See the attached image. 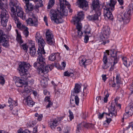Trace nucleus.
I'll return each instance as SVG.
<instances>
[{"label": "nucleus", "instance_id": "42", "mask_svg": "<svg viewBox=\"0 0 133 133\" xmlns=\"http://www.w3.org/2000/svg\"><path fill=\"white\" fill-rule=\"evenodd\" d=\"M43 1L44 0L42 1V0H39V4L36 6V9L43 6Z\"/></svg>", "mask_w": 133, "mask_h": 133}, {"label": "nucleus", "instance_id": "28", "mask_svg": "<svg viewBox=\"0 0 133 133\" xmlns=\"http://www.w3.org/2000/svg\"><path fill=\"white\" fill-rule=\"evenodd\" d=\"M122 59L123 64L126 66L128 67L132 65V62H129V59H127L126 57H122Z\"/></svg>", "mask_w": 133, "mask_h": 133}, {"label": "nucleus", "instance_id": "36", "mask_svg": "<svg viewBox=\"0 0 133 133\" xmlns=\"http://www.w3.org/2000/svg\"><path fill=\"white\" fill-rule=\"evenodd\" d=\"M107 53H105L104 54L103 57V61L104 62V64L106 63V62H108L107 61V54L109 55V51L108 50L107 51Z\"/></svg>", "mask_w": 133, "mask_h": 133}, {"label": "nucleus", "instance_id": "52", "mask_svg": "<svg viewBox=\"0 0 133 133\" xmlns=\"http://www.w3.org/2000/svg\"><path fill=\"white\" fill-rule=\"evenodd\" d=\"M77 24L76 26V28L77 30H81V29L82 28V25L81 23H79Z\"/></svg>", "mask_w": 133, "mask_h": 133}, {"label": "nucleus", "instance_id": "35", "mask_svg": "<svg viewBox=\"0 0 133 133\" xmlns=\"http://www.w3.org/2000/svg\"><path fill=\"white\" fill-rule=\"evenodd\" d=\"M55 3V0H49L48 5L47 8L48 9H51L54 6Z\"/></svg>", "mask_w": 133, "mask_h": 133}, {"label": "nucleus", "instance_id": "56", "mask_svg": "<svg viewBox=\"0 0 133 133\" xmlns=\"http://www.w3.org/2000/svg\"><path fill=\"white\" fill-rule=\"evenodd\" d=\"M44 20L46 23V25L47 26H48V23L47 18L46 16H45L44 17Z\"/></svg>", "mask_w": 133, "mask_h": 133}, {"label": "nucleus", "instance_id": "51", "mask_svg": "<svg viewBox=\"0 0 133 133\" xmlns=\"http://www.w3.org/2000/svg\"><path fill=\"white\" fill-rule=\"evenodd\" d=\"M83 34V33L81 31V30H78L77 31V36L79 38H80L81 37Z\"/></svg>", "mask_w": 133, "mask_h": 133}, {"label": "nucleus", "instance_id": "50", "mask_svg": "<svg viewBox=\"0 0 133 133\" xmlns=\"http://www.w3.org/2000/svg\"><path fill=\"white\" fill-rule=\"evenodd\" d=\"M20 47L24 50H27L28 48V47L26 45V44H24L21 45Z\"/></svg>", "mask_w": 133, "mask_h": 133}, {"label": "nucleus", "instance_id": "39", "mask_svg": "<svg viewBox=\"0 0 133 133\" xmlns=\"http://www.w3.org/2000/svg\"><path fill=\"white\" fill-rule=\"evenodd\" d=\"M36 40L37 42L42 39V36L40 35V34L37 32L35 36Z\"/></svg>", "mask_w": 133, "mask_h": 133}, {"label": "nucleus", "instance_id": "59", "mask_svg": "<svg viewBox=\"0 0 133 133\" xmlns=\"http://www.w3.org/2000/svg\"><path fill=\"white\" fill-rule=\"evenodd\" d=\"M119 4L121 5H123L124 4V1L123 0H117Z\"/></svg>", "mask_w": 133, "mask_h": 133}, {"label": "nucleus", "instance_id": "61", "mask_svg": "<svg viewBox=\"0 0 133 133\" xmlns=\"http://www.w3.org/2000/svg\"><path fill=\"white\" fill-rule=\"evenodd\" d=\"M43 92L44 94L45 95H49L50 94V92L46 90H44Z\"/></svg>", "mask_w": 133, "mask_h": 133}, {"label": "nucleus", "instance_id": "16", "mask_svg": "<svg viewBox=\"0 0 133 133\" xmlns=\"http://www.w3.org/2000/svg\"><path fill=\"white\" fill-rule=\"evenodd\" d=\"M79 7L83 10L86 11L88 9V2L86 0H78Z\"/></svg>", "mask_w": 133, "mask_h": 133}, {"label": "nucleus", "instance_id": "62", "mask_svg": "<svg viewBox=\"0 0 133 133\" xmlns=\"http://www.w3.org/2000/svg\"><path fill=\"white\" fill-rule=\"evenodd\" d=\"M50 98L49 97H45L44 99V101L46 102H49L50 101Z\"/></svg>", "mask_w": 133, "mask_h": 133}, {"label": "nucleus", "instance_id": "14", "mask_svg": "<svg viewBox=\"0 0 133 133\" xmlns=\"http://www.w3.org/2000/svg\"><path fill=\"white\" fill-rule=\"evenodd\" d=\"M37 42H38L39 46L37 52H41L43 54L45 53L44 49V47L45 44V42L43 39L40 40Z\"/></svg>", "mask_w": 133, "mask_h": 133}, {"label": "nucleus", "instance_id": "2", "mask_svg": "<svg viewBox=\"0 0 133 133\" xmlns=\"http://www.w3.org/2000/svg\"><path fill=\"white\" fill-rule=\"evenodd\" d=\"M38 56L37 62L34 64V66L37 69L38 73L41 76H43L44 74H46L49 71V69L51 70L53 68L52 65H49L44 67L45 64V59L43 57L41 52H37Z\"/></svg>", "mask_w": 133, "mask_h": 133}, {"label": "nucleus", "instance_id": "8", "mask_svg": "<svg viewBox=\"0 0 133 133\" xmlns=\"http://www.w3.org/2000/svg\"><path fill=\"white\" fill-rule=\"evenodd\" d=\"M131 10H129L124 13H121L117 15V20L119 21H123L124 24L128 23L129 21V17L130 15Z\"/></svg>", "mask_w": 133, "mask_h": 133}, {"label": "nucleus", "instance_id": "24", "mask_svg": "<svg viewBox=\"0 0 133 133\" xmlns=\"http://www.w3.org/2000/svg\"><path fill=\"white\" fill-rule=\"evenodd\" d=\"M29 53L32 57H34L36 56V50L35 46L33 45L30 48Z\"/></svg>", "mask_w": 133, "mask_h": 133}, {"label": "nucleus", "instance_id": "63", "mask_svg": "<svg viewBox=\"0 0 133 133\" xmlns=\"http://www.w3.org/2000/svg\"><path fill=\"white\" fill-rule=\"evenodd\" d=\"M131 127L133 130V123H130L127 128H129Z\"/></svg>", "mask_w": 133, "mask_h": 133}, {"label": "nucleus", "instance_id": "41", "mask_svg": "<svg viewBox=\"0 0 133 133\" xmlns=\"http://www.w3.org/2000/svg\"><path fill=\"white\" fill-rule=\"evenodd\" d=\"M29 31L27 27H25V29L23 31V34L26 37H27L29 35Z\"/></svg>", "mask_w": 133, "mask_h": 133}, {"label": "nucleus", "instance_id": "58", "mask_svg": "<svg viewBox=\"0 0 133 133\" xmlns=\"http://www.w3.org/2000/svg\"><path fill=\"white\" fill-rule=\"evenodd\" d=\"M43 117V115L42 114H40L38 117L37 118L38 120L40 121L41 120L42 118Z\"/></svg>", "mask_w": 133, "mask_h": 133}, {"label": "nucleus", "instance_id": "26", "mask_svg": "<svg viewBox=\"0 0 133 133\" xmlns=\"http://www.w3.org/2000/svg\"><path fill=\"white\" fill-rule=\"evenodd\" d=\"M58 121L56 119L51 120L49 123V125L50 127L52 130H54L58 124Z\"/></svg>", "mask_w": 133, "mask_h": 133}, {"label": "nucleus", "instance_id": "55", "mask_svg": "<svg viewBox=\"0 0 133 133\" xmlns=\"http://www.w3.org/2000/svg\"><path fill=\"white\" fill-rule=\"evenodd\" d=\"M52 103L51 101L48 102V105L46 106V108H49L51 107L52 105Z\"/></svg>", "mask_w": 133, "mask_h": 133}, {"label": "nucleus", "instance_id": "7", "mask_svg": "<svg viewBox=\"0 0 133 133\" xmlns=\"http://www.w3.org/2000/svg\"><path fill=\"white\" fill-rule=\"evenodd\" d=\"M110 31V28L108 26H105L102 28L101 32L102 34L100 35V40L103 41L102 43V44L105 45L106 43L109 42V40H106L109 37Z\"/></svg>", "mask_w": 133, "mask_h": 133}, {"label": "nucleus", "instance_id": "25", "mask_svg": "<svg viewBox=\"0 0 133 133\" xmlns=\"http://www.w3.org/2000/svg\"><path fill=\"white\" fill-rule=\"evenodd\" d=\"M24 87V89L23 92V93L24 95H26L27 94L28 95L31 92V90L30 89V87L28 86L27 84H24L22 85V87Z\"/></svg>", "mask_w": 133, "mask_h": 133}, {"label": "nucleus", "instance_id": "43", "mask_svg": "<svg viewBox=\"0 0 133 133\" xmlns=\"http://www.w3.org/2000/svg\"><path fill=\"white\" fill-rule=\"evenodd\" d=\"M34 83V80L33 79H28L25 83V84H29L30 85H32Z\"/></svg>", "mask_w": 133, "mask_h": 133}, {"label": "nucleus", "instance_id": "38", "mask_svg": "<svg viewBox=\"0 0 133 133\" xmlns=\"http://www.w3.org/2000/svg\"><path fill=\"white\" fill-rule=\"evenodd\" d=\"M16 40L20 44L22 43L23 42V41L21 39V35L18 33V31L17 32Z\"/></svg>", "mask_w": 133, "mask_h": 133}, {"label": "nucleus", "instance_id": "34", "mask_svg": "<svg viewBox=\"0 0 133 133\" xmlns=\"http://www.w3.org/2000/svg\"><path fill=\"white\" fill-rule=\"evenodd\" d=\"M81 124L87 128H93L94 127V124L91 123H86L85 122L82 123Z\"/></svg>", "mask_w": 133, "mask_h": 133}, {"label": "nucleus", "instance_id": "54", "mask_svg": "<svg viewBox=\"0 0 133 133\" xmlns=\"http://www.w3.org/2000/svg\"><path fill=\"white\" fill-rule=\"evenodd\" d=\"M129 88L131 91V93L133 94V85L131 84L129 86Z\"/></svg>", "mask_w": 133, "mask_h": 133}, {"label": "nucleus", "instance_id": "22", "mask_svg": "<svg viewBox=\"0 0 133 133\" xmlns=\"http://www.w3.org/2000/svg\"><path fill=\"white\" fill-rule=\"evenodd\" d=\"M60 3V7H63L64 6H66L69 9L70 12H72V10L70 9V5L69 3L66 0H59Z\"/></svg>", "mask_w": 133, "mask_h": 133}, {"label": "nucleus", "instance_id": "46", "mask_svg": "<svg viewBox=\"0 0 133 133\" xmlns=\"http://www.w3.org/2000/svg\"><path fill=\"white\" fill-rule=\"evenodd\" d=\"M107 113L105 112L103 113L102 114H100L98 116V118L99 119H101L104 116L106 117L107 116Z\"/></svg>", "mask_w": 133, "mask_h": 133}, {"label": "nucleus", "instance_id": "44", "mask_svg": "<svg viewBox=\"0 0 133 133\" xmlns=\"http://www.w3.org/2000/svg\"><path fill=\"white\" fill-rule=\"evenodd\" d=\"M74 98L75 103L77 105H78L79 99L78 97L77 96H75Z\"/></svg>", "mask_w": 133, "mask_h": 133}, {"label": "nucleus", "instance_id": "31", "mask_svg": "<svg viewBox=\"0 0 133 133\" xmlns=\"http://www.w3.org/2000/svg\"><path fill=\"white\" fill-rule=\"evenodd\" d=\"M26 12L28 13L30 11H31L34 9V6L31 3H28L26 4Z\"/></svg>", "mask_w": 133, "mask_h": 133}, {"label": "nucleus", "instance_id": "6", "mask_svg": "<svg viewBox=\"0 0 133 133\" xmlns=\"http://www.w3.org/2000/svg\"><path fill=\"white\" fill-rule=\"evenodd\" d=\"M110 3L108 4L104 8V14L105 17L111 19H112L113 16L111 10H114L116 0H110Z\"/></svg>", "mask_w": 133, "mask_h": 133}, {"label": "nucleus", "instance_id": "21", "mask_svg": "<svg viewBox=\"0 0 133 133\" xmlns=\"http://www.w3.org/2000/svg\"><path fill=\"white\" fill-rule=\"evenodd\" d=\"M109 113H107V115L110 117H115L117 115V112L115 110V107L111 105V108L109 109Z\"/></svg>", "mask_w": 133, "mask_h": 133}, {"label": "nucleus", "instance_id": "30", "mask_svg": "<svg viewBox=\"0 0 133 133\" xmlns=\"http://www.w3.org/2000/svg\"><path fill=\"white\" fill-rule=\"evenodd\" d=\"M45 74H44V75ZM43 76H42L43 77L42 78V79L41 80V85L43 87H46L48 84L47 79V78L44 77Z\"/></svg>", "mask_w": 133, "mask_h": 133}, {"label": "nucleus", "instance_id": "19", "mask_svg": "<svg viewBox=\"0 0 133 133\" xmlns=\"http://www.w3.org/2000/svg\"><path fill=\"white\" fill-rule=\"evenodd\" d=\"M49 59L51 61H54L55 60L59 61L61 59L60 54L58 52L53 53L49 57Z\"/></svg>", "mask_w": 133, "mask_h": 133}, {"label": "nucleus", "instance_id": "57", "mask_svg": "<svg viewBox=\"0 0 133 133\" xmlns=\"http://www.w3.org/2000/svg\"><path fill=\"white\" fill-rule=\"evenodd\" d=\"M70 131V128L69 127H67L66 129H65L64 131L65 133H69V131Z\"/></svg>", "mask_w": 133, "mask_h": 133}, {"label": "nucleus", "instance_id": "29", "mask_svg": "<svg viewBox=\"0 0 133 133\" xmlns=\"http://www.w3.org/2000/svg\"><path fill=\"white\" fill-rule=\"evenodd\" d=\"M2 1H6L7 0H0V12L6 10V8L8 6V4L6 3L5 4L3 3Z\"/></svg>", "mask_w": 133, "mask_h": 133}, {"label": "nucleus", "instance_id": "47", "mask_svg": "<svg viewBox=\"0 0 133 133\" xmlns=\"http://www.w3.org/2000/svg\"><path fill=\"white\" fill-rule=\"evenodd\" d=\"M106 117L107 118V119L105 121V123H108L109 124V123L112 121V119L110 118V117H109L107 115V116H106Z\"/></svg>", "mask_w": 133, "mask_h": 133}, {"label": "nucleus", "instance_id": "23", "mask_svg": "<svg viewBox=\"0 0 133 133\" xmlns=\"http://www.w3.org/2000/svg\"><path fill=\"white\" fill-rule=\"evenodd\" d=\"M24 100L26 104L30 107H32L34 105L35 102L32 101V98L29 96L26 97Z\"/></svg>", "mask_w": 133, "mask_h": 133}, {"label": "nucleus", "instance_id": "13", "mask_svg": "<svg viewBox=\"0 0 133 133\" xmlns=\"http://www.w3.org/2000/svg\"><path fill=\"white\" fill-rule=\"evenodd\" d=\"M27 24L30 25L37 26L38 24L37 18L34 15L32 14V17L29 18L26 20Z\"/></svg>", "mask_w": 133, "mask_h": 133}, {"label": "nucleus", "instance_id": "37", "mask_svg": "<svg viewBox=\"0 0 133 133\" xmlns=\"http://www.w3.org/2000/svg\"><path fill=\"white\" fill-rule=\"evenodd\" d=\"M74 23V24H75L78 23L79 22L82 20L77 16H75L72 19Z\"/></svg>", "mask_w": 133, "mask_h": 133}, {"label": "nucleus", "instance_id": "17", "mask_svg": "<svg viewBox=\"0 0 133 133\" xmlns=\"http://www.w3.org/2000/svg\"><path fill=\"white\" fill-rule=\"evenodd\" d=\"M125 111L128 117L131 116L133 114V104L131 103L126 107Z\"/></svg>", "mask_w": 133, "mask_h": 133}, {"label": "nucleus", "instance_id": "45", "mask_svg": "<svg viewBox=\"0 0 133 133\" xmlns=\"http://www.w3.org/2000/svg\"><path fill=\"white\" fill-rule=\"evenodd\" d=\"M5 81L4 77L2 76H0V84L3 85L4 84Z\"/></svg>", "mask_w": 133, "mask_h": 133}, {"label": "nucleus", "instance_id": "40", "mask_svg": "<svg viewBox=\"0 0 133 133\" xmlns=\"http://www.w3.org/2000/svg\"><path fill=\"white\" fill-rule=\"evenodd\" d=\"M82 20L84 18V14L83 11H81L79 12L78 14V15L77 16Z\"/></svg>", "mask_w": 133, "mask_h": 133}, {"label": "nucleus", "instance_id": "48", "mask_svg": "<svg viewBox=\"0 0 133 133\" xmlns=\"http://www.w3.org/2000/svg\"><path fill=\"white\" fill-rule=\"evenodd\" d=\"M91 60L90 59H86V61L85 62V66H84L85 67L87 65L90 64L91 63Z\"/></svg>", "mask_w": 133, "mask_h": 133}, {"label": "nucleus", "instance_id": "64", "mask_svg": "<svg viewBox=\"0 0 133 133\" xmlns=\"http://www.w3.org/2000/svg\"><path fill=\"white\" fill-rule=\"evenodd\" d=\"M37 131V128L36 126H35L34 128L33 132L34 133H36Z\"/></svg>", "mask_w": 133, "mask_h": 133}, {"label": "nucleus", "instance_id": "53", "mask_svg": "<svg viewBox=\"0 0 133 133\" xmlns=\"http://www.w3.org/2000/svg\"><path fill=\"white\" fill-rule=\"evenodd\" d=\"M96 99L97 101V103H98L101 102L102 101L103 99L101 97L99 96L96 98Z\"/></svg>", "mask_w": 133, "mask_h": 133}, {"label": "nucleus", "instance_id": "60", "mask_svg": "<svg viewBox=\"0 0 133 133\" xmlns=\"http://www.w3.org/2000/svg\"><path fill=\"white\" fill-rule=\"evenodd\" d=\"M102 79L104 81H105L107 79L106 75H102Z\"/></svg>", "mask_w": 133, "mask_h": 133}, {"label": "nucleus", "instance_id": "12", "mask_svg": "<svg viewBox=\"0 0 133 133\" xmlns=\"http://www.w3.org/2000/svg\"><path fill=\"white\" fill-rule=\"evenodd\" d=\"M46 35L47 43L49 45H54L55 42L52 31L49 30H47L46 33Z\"/></svg>", "mask_w": 133, "mask_h": 133}, {"label": "nucleus", "instance_id": "27", "mask_svg": "<svg viewBox=\"0 0 133 133\" xmlns=\"http://www.w3.org/2000/svg\"><path fill=\"white\" fill-rule=\"evenodd\" d=\"M8 102L9 104V106L10 107V109L11 110L12 109V107H15L17 105V103L16 101L13 100L10 97L9 98Z\"/></svg>", "mask_w": 133, "mask_h": 133}, {"label": "nucleus", "instance_id": "49", "mask_svg": "<svg viewBox=\"0 0 133 133\" xmlns=\"http://www.w3.org/2000/svg\"><path fill=\"white\" fill-rule=\"evenodd\" d=\"M69 117L70 120L71 121L72 119L74 118V116L72 112L70 110H69Z\"/></svg>", "mask_w": 133, "mask_h": 133}, {"label": "nucleus", "instance_id": "33", "mask_svg": "<svg viewBox=\"0 0 133 133\" xmlns=\"http://www.w3.org/2000/svg\"><path fill=\"white\" fill-rule=\"evenodd\" d=\"M79 64L81 66H85V62L86 61V59L84 56H81L79 58Z\"/></svg>", "mask_w": 133, "mask_h": 133}, {"label": "nucleus", "instance_id": "11", "mask_svg": "<svg viewBox=\"0 0 133 133\" xmlns=\"http://www.w3.org/2000/svg\"><path fill=\"white\" fill-rule=\"evenodd\" d=\"M121 79L119 75L116 76V80L114 79L113 82L111 81L109 82L110 86L115 87L116 89H118L119 87V84L121 83Z\"/></svg>", "mask_w": 133, "mask_h": 133}, {"label": "nucleus", "instance_id": "3", "mask_svg": "<svg viewBox=\"0 0 133 133\" xmlns=\"http://www.w3.org/2000/svg\"><path fill=\"white\" fill-rule=\"evenodd\" d=\"M9 5L10 7V14L12 19L16 24L17 27L19 28H21V23L16 16V9L21 5L20 4L17 0H9Z\"/></svg>", "mask_w": 133, "mask_h": 133}, {"label": "nucleus", "instance_id": "4", "mask_svg": "<svg viewBox=\"0 0 133 133\" xmlns=\"http://www.w3.org/2000/svg\"><path fill=\"white\" fill-rule=\"evenodd\" d=\"M65 6L63 7H60V11L58 10H51L50 14L51 19L52 21L57 24L60 23L59 21V18L63 15L66 16L68 15L67 10L65 9Z\"/></svg>", "mask_w": 133, "mask_h": 133}, {"label": "nucleus", "instance_id": "15", "mask_svg": "<svg viewBox=\"0 0 133 133\" xmlns=\"http://www.w3.org/2000/svg\"><path fill=\"white\" fill-rule=\"evenodd\" d=\"M16 16L18 18V17H19L22 19H25V16L24 14V12L21 7V5L16 9Z\"/></svg>", "mask_w": 133, "mask_h": 133}, {"label": "nucleus", "instance_id": "32", "mask_svg": "<svg viewBox=\"0 0 133 133\" xmlns=\"http://www.w3.org/2000/svg\"><path fill=\"white\" fill-rule=\"evenodd\" d=\"M81 86L80 85L78 84H76L75 86L74 89V91L72 93V95L74 96V93L78 94L79 92Z\"/></svg>", "mask_w": 133, "mask_h": 133}, {"label": "nucleus", "instance_id": "10", "mask_svg": "<svg viewBox=\"0 0 133 133\" xmlns=\"http://www.w3.org/2000/svg\"><path fill=\"white\" fill-rule=\"evenodd\" d=\"M0 14L1 24L4 27L6 26L9 18V15L6 10L1 11Z\"/></svg>", "mask_w": 133, "mask_h": 133}, {"label": "nucleus", "instance_id": "18", "mask_svg": "<svg viewBox=\"0 0 133 133\" xmlns=\"http://www.w3.org/2000/svg\"><path fill=\"white\" fill-rule=\"evenodd\" d=\"M84 27L85 28L84 33L85 36L84 41L85 43H87L89 39V37L91 35L90 33V28L87 26H85Z\"/></svg>", "mask_w": 133, "mask_h": 133}, {"label": "nucleus", "instance_id": "1", "mask_svg": "<svg viewBox=\"0 0 133 133\" xmlns=\"http://www.w3.org/2000/svg\"><path fill=\"white\" fill-rule=\"evenodd\" d=\"M30 66L29 63L25 62H23L19 65L18 69L21 76V78L16 76L13 78L15 84L17 87H22L23 84H25V82L28 79L27 76L29 75L26 73V72L27 71V69L29 68Z\"/></svg>", "mask_w": 133, "mask_h": 133}, {"label": "nucleus", "instance_id": "20", "mask_svg": "<svg viewBox=\"0 0 133 133\" xmlns=\"http://www.w3.org/2000/svg\"><path fill=\"white\" fill-rule=\"evenodd\" d=\"M78 73L74 72L72 70L66 71L64 73V75L65 76L70 77L74 79L78 77Z\"/></svg>", "mask_w": 133, "mask_h": 133}, {"label": "nucleus", "instance_id": "5", "mask_svg": "<svg viewBox=\"0 0 133 133\" xmlns=\"http://www.w3.org/2000/svg\"><path fill=\"white\" fill-rule=\"evenodd\" d=\"M91 7L93 10L94 11L95 13L93 15L88 16V18L90 20H100L101 19L100 16L101 15V8L99 5V1L98 0L93 1Z\"/></svg>", "mask_w": 133, "mask_h": 133}, {"label": "nucleus", "instance_id": "9", "mask_svg": "<svg viewBox=\"0 0 133 133\" xmlns=\"http://www.w3.org/2000/svg\"><path fill=\"white\" fill-rule=\"evenodd\" d=\"M111 61L108 62H106V63L104 64L103 66L104 69H106L111 65L110 70L112 71L113 70V67L114 66L115 64L117 63L118 59L116 57L112 56H111Z\"/></svg>", "mask_w": 133, "mask_h": 133}]
</instances>
